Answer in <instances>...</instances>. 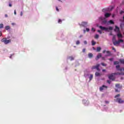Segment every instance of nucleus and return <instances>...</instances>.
<instances>
[{
    "instance_id": "nucleus-1",
    "label": "nucleus",
    "mask_w": 124,
    "mask_h": 124,
    "mask_svg": "<svg viewBox=\"0 0 124 124\" xmlns=\"http://www.w3.org/2000/svg\"><path fill=\"white\" fill-rule=\"evenodd\" d=\"M114 31H116V32H118L117 36L118 38H123V35H122L121 33H120V28H119L117 26H115V29H114Z\"/></svg>"
},
{
    "instance_id": "nucleus-2",
    "label": "nucleus",
    "mask_w": 124,
    "mask_h": 124,
    "mask_svg": "<svg viewBox=\"0 0 124 124\" xmlns=\"http://www.w3.org/2000/svg\"><path fill=\"white\" fill-rule=\"evenodd\" d=\"M99 28L101 29L102 31H109H109H112V30H113V27H109L108 28L102 27V26H100Z\"/></svg>"
},
{
    "instance_id": "nucleus-3",
    "label": "nucleus",
    "mask_w": 124,
    "mask_h": 124,
    "mask_svg": "<svg viewBox=\"0 0 124 124\" xmlns=\"http://www.w3.org/2000/svg\"><path fill=\"white\" fill-rule=\"evenodd\" d=\"M1 42H3L5 45L8 44L11 42V39L7 40V38H4L1 39Z\"/></svg>"
},
{
    "instance_id": "nucleus-4",
    "label": "nucleus",
    "mask_w": 124,
    "mask_h": 124,
    "mask_svg": "<svg viewBox=\"0 0 124 124\" xmlns=\"http://www.w3.org/2000/svg\"><path fill=\"white\" fill-rule=\"evenodd\" d=\"M116 102H118V103L122 104L123 103H124V100L122 99V98H117L116 99Z\"/></svg>"
},
{
    "instance_id": "nucleus-5",
    "label": "nucleus",
    "mask_w": 124,
    "mask_h": 124,
    "mask_svg": "<svg viewBox=\"0 0 124 124\" xmlns=\"http://www.w3.org/2000/svg\"><path fill=\"white\" fill-rule=\"evenodd\" d=\"M107 89H108V86L103 85L100 87L99 90L100 92H102V91H104V90H107Z\"/></svg>"
},
{
    "instance_id": "nucleus-6",
    "label": "nucleus",
    "mask_w": 124,
    "mask_h": 124,
    "mask_svg": "<svg viewBox=\"0 0 124 124\" xmlns=\"http://www.w3.org/2000/svg\"><path fill=\"white\" fill-rule=\"evenodd\" d=\"M120 67L121 66H120V65H117L116 66V68L117 70H118V71H123V70H124V68H120Z\"/></svg>"
},
{
    "instance_id": "nucleus-7",
    "label": "nucleus",
    "mask_w": 124,
    "mask_h": 124,
    "mask_svg": "<svg viewBox=\"0 0 124 124\" xmlns=\"http://www.w3.org/2000/svg\"><path fill=\"white\" fill-rule=\"evenodd\" d=\"M117 41H116V36H113L112 38V42H113V45H114L115 46L117 45Z\"/></svg>"
},
{
    "instance_id": "nucleus-8",
    "label": "nucleus",
    "mask_w": 124,
    "mask_h": 124,
    "mask_svg": "<svg viewBox=\"0 0 124 124\" xmlns=\"http://www.w3.org/2000/svg\"><path fill=\"white\" fill-rule=\"evenodd\" d=\"M88 25V22H85V21H83L81 23V24L80 25V27L82 26V27H87V26Z\"/></svg>"
},
{
    "instance_id": "nucleus-9",
    "label": "nucleus",
    "mask_w": 124,
    "mask_h": 124,
    "mask_svg": "<svg viewBox=\"0 0 124 124\" xmlns=\"http://www.w3.org/2000/svg\"><path fill=\"white\" fill-rule=\"evenodd\" d=\"M101 57H102L101 53H98V54L97 55V57L95 58L96 61H97L98 59H100V58H101Z\"/></svg>"
},
{
    "instance_id": "nucleus-10",
    "label": "nucleus",
    "mask_w": 124,
    "mask_h": 124,
    "mask_svg": "<svg viewBox=\"0 0 124 124\" xmlns=\"http://www.w3.org/2000/svg\"><path fill=\"white\" fill-rule=\"evenodd\" d=\"M123 43V42H124V40L122 39H120L118 41H116V45H118V44H119L120 43Z\"/></svg>"
},
{
    "instance_id": "nucleus-11",
    "label": "nucleus",
    "mask_w": 124,
    "mask_h": 124,
    "mask_svg": "<svg viewBox=\"0 0 124 124\" xmlns=\"http://www.w3.org/2000/svg\"><path fill=\"white\" fill-rule=\"evenodd\" d=\"M110 16H111V14L108 13H106L105 14V17L106 18H108L109 17H110Z\"/></svg>"
},
{
    "instance_id": "nucleus-12",
    "label": "nucleus",
    "mask_w": 124,
    "mask_h": 124,
    "mask_svg": "<svg viewBox=\"0 0 124 124\" xmlns=\"http://www.w3.org/2000/svg\"><path fill=\"white\" fill-rule=\"evenodd\" d=\"M108 78L110 80H114V76H113V75H110L108 76Z\"/></svg>"
},
{
    "instance_id": "nucleus-13",
    "label": "nucleus",
    "mask_w": 124,
    "mask_h": 124,
    "mask_svg": "<svg viewBox=\"0 0 124 124\" xmlns=\"http://www.w3.org/2000/svg\"><path fill=\"white\" fill-rule=\"evenodd\" d=\"M115 86L116 87V88H118V89H122V86L120 84H116Z\"/></svg>"
},
{
    "instance_id": "nucleus-14",
    "label": "nucleus",
    "mask_w": 124,
    "mask_h": 124,
    "mask_svg": "<svg viewBox=\"0 0 124 124\" xmlns=\"http://www.w3.org/2000/svg\"><path fill=\"white\" fill-rule=\"evenodd\" d=\"M119 62L121 63H122V64H124V59H120Z\"/></svg>"
},
{
    "instance_id": "nucleus-15",
    "label": "nucleus",
    "mask_w": 124,
    "mask_h": 124,
    "mask_svg": "<svg viewBox=\"0 0 124 124\" xmlns=\"http://www.w3.org/2000/svg\"><path fill=\"white\" fill-rule=\"evenodd\" d=\"M93 77V75H90V76L89 77L90 81H92Z\"/></svg>"
},
{
    "instance_id": "nucleus-16",
    "label": "nucleus",
    "mask_w": 124,
    "mask_h": 124,
    "mask_svg": "<svg viewBox=\"0 0 124 124\" xmlns=\"http://www.w3.org/2000/svg\"><path fill=\"white\" fill-rule=\"evenodd\" d=\"M107 54H108V56H111V52H110V51L107 50L106 51Z\"/></svg>"
},
{
    "instance_id": "nucleus-17",
    "label": "nucleus",
    "mask_w": 124,
    "mask_h": 124,
    "mask_svg": "<svg viewBox=\"0 0 124 124\" xmlns=\"http://www.w3.org/2000/svg\"><path fill=\"white\" fill-rule=\"evenodd\" d=\"M101 50V47H97V49H96L97 52H100Z\"/></svg>"
},
{
    "instance_id": "nucleus-18",
    "label": "nucleus",
    "mask_w": 124,
    "mask_h": 124,
    "mask_svg": "<svg viewBox=\"0 0 124 124\" xmlns=\"http://www.w3.org/2000/svg\"><path fill=\"white\" fill-rule=\"evenodd\" d=\"M5 29L7 31L10 29V27L9 26H5Z\"/></svg>"
},
{
    "instance_id": "nucleus-19",
    "label": "nucleus",
    "mask_w": 124,
    "mask_h": 124,
    "mask_svg": "<svg viewBox=\"0 0 124 124\" xmlns=\"http://www.w3.org/2000/svg\"><path fill=\"white\" fill-rule=\"evenodd\" d=\"M96 43L95 42H94L93 40L92 41V46H94V45H95Z\"/></svg>"
},
{
    "instance_id": "nucleus-20",
    "label": "nucleus",
    "mask_w": 124,
    "mask_h": 124,
    "mask_svg": "<svg viewBox=\"0 0 124 124\" xmlns=\"http://www.w3.org/2000/svg\"><path fill=\"white\" fill-rule=\"evenodd\" d=\"M95 76H100V73H99V72H96L95 73Z\"/></svg>"
},
{
    "instance_id": "nucleus-21",
    "label": "nucleus",
    "mask_w": 124,
    "mask_h": 124,
    "mask_svg": "<svg viewBox=\"0 0 124 124\" xmlns=\"http://www.w3.org/2000/svg\"><path fill=\"white\" fill-rule=\"evenodd\" d=\"M119 63H120V62H119L118 61H115L114 62V65H116V64H119Z\"/></svg>"
},
{
    "instance_id": "nucleus-22",
    "label": "nucleus",
    "mask_w": 124,
    "mask_h": 124,
    "mask_svg": "<svg viewBox=\"0 0 124 124\" xmlns=\"http://www.w3.org/2000/svg\"><path fill=\"white\" fill-rule=\"evenodd\" d=\"M93 54L92 53H89V54H88V57H89V58H92V57H93Z\"/></svg>"
},
{
    "instance_id": "nucleus-23",
    "label": "nucleus",
    "mask_w": 124,
    "mask_h": 124,
    "mask_svg": "<svg viewBox=\"0 0 124 124\" xmlns=\"http://www.w3.org/2000/svg\"><path fill=\"white\" fill-rule=\"evenodd\" d=\"M123 27H124V23H121V24H120V28L121 29H123Z\"/></svg>"
},
{
    "instance_id": "nucleus-24",
    "label": "nucleus",
    "mask_w": 124,
    "mask_h": 124,
    "mask_svg": "<svg viewBox=\"0 0 124 124\" xmlns=\"http://www.w3.org/2000/svg\"><path fill=\"white\" fill-rule=\"evenodd\" d=\"M100 65L99 64H97L96 65H95V69H97V68H99Z\"/></svg>"
},
{
    "instance_id": "nucleus-25",
    "label": "nucleus",
    "mask_w": 124,
    "mask_h": 124,
    "mask_svg": "<svg viewBox=\"0 0 124 124\" xmlns=\"http://www.w3.org/2000/svg\"><path fill=\"white\" fill-rule=\"evenodd\" d=\"M69 59H70V61H73L74 60V58L72 56L69 57Z\"/></svg>"
},
{
    "instance_id": "nucleus-26",
    "label": "nucleus",
    "mask_w": 124,
    "mask_h": 124,
    "mask_svg": "<svg viewBox=\"0 0 124 124\" xmlns=\"http://www.w3.org/2000/svg\"><path fill=\"white\" fill-rule=\"evenodd\" d=\"M121 96V95L120 94H118L116 95L115 96V98H117V97H119Z\"/></svg>"
},
{
    "instance_id": "nucleus-27",
    "label": "nucleus",
    "mask_w": 124,
    "mask_h": 124,
    "mask_svg": "<svg viewBox=\"0 0 124 124\" xmlns=\"http://www.w3.org/2000/svg\"><path fill=\"white\" fill-rule=\"evenodd\" d=\"M3 24H0V29H3Z\"/></svg>"
},
{
    "instance_id": "nucleus-28",
    "label": "nucleus",
    "mask_w": 124,
    "mask_h": 124,
    "mask_svg": "<svg viewBox=\"0 0 124 124\" xmlns=\"http://www.w3.org/2000/svg\"><path fill=\"white\" fill-rule=\"evenodd\" d=\"M109 23L111 24H114V21H113V20H109Z\"/></svg>"
},
{
    "instance_id": "nucleus-29",
    "label": "nucleus",
    "mask_w": 124,
    "mask_h": 124,
    "mask_svg": "<svg viewBox=\"0 0 124 124\" xmlns=\"http://www.w3.org/2000/svg\"><path fill=\"white\" fill-rule=\"evenodd\" d=\"M62 20L61 19H59V20H58V23H59V24H62Z\"/></svg>"
},
{
    "instance_id": "nucleus-30",
    "label": "nucleus",
    "mask_w": 124,
    "mask_h": 124,
    "mask_svg": "<svg viewBox=\"0 0 124 124\" xmlns=\"http://www.w3.org/2000/svg\"><path fill=\"white\" fill-rule=\"evenodd\" d=\"M99 37V35L98 34H96L95 36V38L97 39Z\"/></svg>"
},
{
    "instance_id": "nucleus-31",
    "label": "nucleus",
    "mask_w": 124,
    "mask_h": 124,
    "mask_svg": "<svg viewBox=\"0 0 124 124\" xmlns=\"http://www.w3.org/2000/svg\"><path fill=\"white\" fill-rule=\"evenodd\" d=\"M97 31H98V32H99V33H100V34H102V32L101 31L98 30Z\"/></svg>"
},
{
    "instance_id": "nucleus-32",
    "label": "nucleus",
    "mask_w": 124,
    "mask_h": 124,
    "mask_svg": "<svg viewBox=\"0 0 124 124\" xmlns=\"http://www.w3.org/2000/svg\"><path fill=\"white\" fill-rule=\"evenodd\" d=\"M76 44L77 45H79V44H80V41H77L76 42Z\"/></svg>"
},
{
    "instance_id": "nucleus-33",
    "label": "nucleus",
    "mask_w": 124,
    "mask_h": 124,
    "mask_svg": "<svg viewBox=\"0 0 124 124\" xmlns=\"http://www.w3.org/2000/svg\"><path fill=\"white\" fill-rule=\"evenodd\" d=\"M102 65H103V66H106V64L104 63H101Z\"/></svg>"
},
{
    "instance_id": "nucleus-34",
    "label": "nucleus",
    "mask_w": 124,
    "mask_h": 124,
    "mask_svg": "<svg viewBox=\"0 0 124 124\" xmlns=\"http://www.w3.org/2000/svg\"><path fill=\"white\" fill-rule=\"evenodd\" d=\"M92 69H95V66H92Z\"/></svg>"
},
{
    "instance_id": "nucleus-35",
    "label": "nucleus",
    "mask_w": 124,
    "mask_h": 124,
    "mask_svg": "<svg viewBox=\"0 0 124 124\" xmlns=\"http://www.w3.org/2000/svg\"><path fill=\"white\" fill-rule=\"evenodd\" d=\"M112 50L114 51V52H116V48H115V47H112Z\"/></svg>"
},
{
    "instance_id": "nucleus-36",
    "label": "nucleus",
    "mask_w": 124,
    "mask_h": 124,
    "mask_svg": "<svg viewBox=\"0 0 124 124\" xmlns=\"http://www.w3.org/2000/svg\"><path fill=\"white\" fill-rule=\"evenodd\" d=\"M105 103H106V104H109V101H105Z\"/></svg>"
},
{
    "instance_id": "nucleus-37",
    "label": "nucleus",
    "mask_w": 124,
    "mask_h": 124,
    "mask_svg": "<svg viewBox=\"0 0 124 124\" xmlns=\"http://www.w3.org/2000/svg\"><path fill=\"white\" fill-rule=\"evenodd\" d=\"M86 31H87V32L90 31V29H89V28H86Z\"/></svg>"
},
{
    "instance_id": "nucleus-38",
    "label": "nucleus",
    "mask_w": 124,
    "mask_h": 124,
    "mask_svg": "<svg viewBox=\"0 0 124 124\" xmlns=\"http://www.w3.org/2000/svg\"><path fill=\"white\" fill-rule=\"evenodd\" d=\"M84 44L86 45V44H87V41H84Z\"/></svg>"
},
{
    "instance_id": "nucleus-39",
    "label": "nucleus",
    "mask_w": 124,
    "mask_h": 124,
    "mask_svg": "<svg viewBox=\"0 0 124 124\" xmlns=\"http://www.w3.org/2000/svg\"><path fill=\"white\" fill-rule=\"evenodd\" d=\"M82 52L83 53H85V52H86V49L85 48H84L83 50H82Z\"/></svg>"
},
{
    "instance_id": "nucleus-40",
    "label": "nucleus",
    "mask_w": 124,
    "mask_h": 124,
    "mask_svg": "<svg viewBox=\"0 0 124 124\" xmlns=\"http://www.w3.org/2000/svg\"><path fill=\"white\" fill-rule=\"evenodd\" d=\"M107 83L108 84H111V81H110V80H107Z\"/></svg>"
},
{
    "instance_id": "nucleus-41",
    "label": "nucleus",
    "mask_w": 124,
    "mask_h": 124,
    "mask_svg": "<svg viewBox=\"0 0 124 124\" xmlns=\"http://www.w3.org/2000/svg\"><path fill=\"white\" fill-rule=\"evenodd\" d=\"M113 7H111L110 9H109V10H110V11L113 10Z\"/></svg>"
},
{
    "instance_id": "nucleus-42",
    "label": "nucleus",
    "mask_w": 124,
    "mask_h": 124,
    "mask_svg": "<svg viewBox=\"0 0 124 124\" xmlns=\"http://www.w3.org/2000/svg\"><path fill=\"white\" fill-rule=\"evenodd\" d=\"M109 61H110V62H112V61H113V58H110L108 59Z\"/></svg>"
},
{
    "instance_id": "nucleus-43",
    "label": "nucleus",
    "mask_w": 124,
    "mask_h": 124,
    "mask_svg": "<svg viewBox=\"0 0 124 124\" xmlns=\"http://www.w3.org/2000/svg\"><path fill=\"white\" fill-rule=\"evenodd\" d=\"M106 50H103V53H104V54H105V53H106Z\"/></svg>"
},
{
    "instance_id": "nucleus-44",
    "label": "nucleus",
    "mask_w": 124,
    "mask_h": 124,
    "mask_svg": "<svg viewBox=\"0 0 124 124\" xmlns=\"http://www.w3.org/2000/svg\"><path fill=\"white\" fill-rule=\"evenodd\" d=\"M123 13H124V12L123 11H121L120 12V14H122Z\"/></svg>"
},
{
    "instance_id": "nucleus-45",
    "label": "nucleus",
    "mask_w": 124,
    "mask_h": 124,
    "mask_svg": "<svg viewBox=\"0 0 124 124\" xmlns=\"http://www.w3.org/2000/svg\"><path fill=\"white\" fill-rule=\"evenodd\" d=\"M96 70H97V71H100V69H99V68H98L97 69H96Z\"/></svg>"
},
{
    "instance_id": "nucleus-46",
    "label": "nucleus",
    "mask_w": 124,
    "mask_h": 124,
    "mask_svg": "<svg viewBox=\"0 0 124 124\" xmlns=\"http://www.w3.org/2000/svg\"><path fill=\"white\" fill-rule=\"evenodd\" d=\"M92 31H95V30H94V29H93V28L92 29Z\"/></svg>"
},
{
    "instance_id": "nucleus-47",
    "label": "nucleus",
    "mask_w": 124,
    "mask_h": 124,
    "mask_svg": "<svg viewBox=\"0 0 124 124\" xmlns=\"http://www.w3.org/2000/svg\"><path fill=\"white\" fill-rule=\"evenodd\" d=\"M9 6H10V7H11V6H12V4H11V3H9Z\"/></svg>"
},
{
    "instance_id": "nucleus-48",
    "label": "nucleus",
    "mask_w": 124,
    "mask_h": 124,
    "mask_svg": "<svg viewBox=\"0 0 124 124\" xmlns=\"http://www.w3.org/2000/svg\"><path fill=\"white\" fill-rule=\"evenodd\" d=\"M20 16H23V12H21Z\"/></svg>"
},
{
    "instance_id": "nucleus-49",
    "label": "nucleus",
    "mask_w": 124,
    "mask_h": 124,
    "mask_svg": "<svg viewBox=\"0 0 124 124\" xmlns=\"http://www.w3.org/2000/svg\"><path fill=\"white\" fill-rule=\"evenodd\" d=\"M14 14L15 15H16V10H15L14 11Z\"/></svg>"
},
{
    "instance_id": "nucleus-50",
    "label": "nucleus",
    "mask_w": 124,
    "mask_h": 124,
    "mask_svg": "<svg viewBox=\"0 0 124 124\" xmlns=\"http://www.w3.org/2000/svg\"><path fill=\"white\" fill-rule=\"evenodd\" d=\"M56 10L59 12V9L58 8V7H56Z\"/></svg>"
},
{
    "instance_id": "nucleus-51",
    "label": "nucleus",
    "mask_w": 124,
    "mask_h": 124,
    "mask_svg": "<svg viewBox=\"0 0 124 124\" xmlns=\"http://www.w3.org/2000/svg\"><path fill=\"white\" fill-rule=\"evenodd\" d=\"M5 17H6V18H7V17H8V16H7V15H5Z\"/></svg>"
},
{
    "instance_id": "nucleus-52",
    "label": "nucleus",
    "mask_w": 124,
    "mask_h": 124,
    "mask_svg": "<svg viewBox=\"0 0 124 124\" xmlns=\"http://www.w3.org/2000/svg\"><path fill=\"white\" fill-rule=\"evenodd\" d=\"M102 71H103V72H104L106 71V70H105V69H103V70H102Z\"/></svg>"
},
{
    "instance_id": "nucleus-53",
    "label": "nucleus",
    "mask_w": 124,
    "mask_h": 124,
    "mask_svg": "<svg viewBox=\"0 0 124 124\" xmlns=\"http://www.w3.org/2000/svg\"><path fill=\"white\" fill-rule=\"evenodd\" d=\"M2 33H1V31H0V36H1Z\"/></svg>"
},
{
    "instance_id": "nucleus-54",
    "label": "nucleus",
    "mask_w": 124,
    "mask_h": 124,
    "mask_svg": "<svg viewBox=\"0 0 124 124\" xmlns=\"http://www.w3.org/2000/svg\"><path fill=\"white\" fill-rule=\"evenodd\" d=\"M114 74H121L120 73H114Z\"/></svg>"
},
{
    "instance_id": "nucleus-55",
    "label": "nucleus",
    "mask_w": 124,
    "mask_h": 124,
    "mask_svg": "<svg viewBox=\"0 0 124 124\" xmlns=\"http://www.w3.org/2000/svg\"><path fill=\"white\" fill-rule=\"evenodd\" d=\"M115 92H118L119 91H118V89H115Z\"/></svg>"
},
{
    "instance_id": "nucleus-56",
    "label": "nucleus",
    "mask_w": 124,
    "mask_h": 124,
    "mask_svg": "<svg viewBox=\"0 0 124 124\" xmlns=\"http://www.w3.org/2000/svg\"><path fill=\"white\" fill-rule=\"evenodd\" d=\"M102 60H105V58L104 57H102Z\"/></svg>"
},
{
    "instance_id": "nucleus-57",
    "label": "nucleus",
    "mask_w": 124,
    "mask_h": 124,
    "mask_svg": "<svg viewBox=\"0 0 124 124\" xmlns=\"http://www.w3.org/2000/svg\"><path fill=\"white\" fill-rule=\"evenodd\" d=\"M79 37H80V38L83 37V35H80V36H79Z\"/></svg>"
},
{
    "instance_id": "nucleus-58",
    "label": "nucleus",
    "mask_w": 124,
    "mask_h": 124,
    "mask_svg": "<svg viewBox=\"0 0 124 124\" xmlns=\"http://www.w3.org/2000/svg\"><path fill=\"white\" fill-rule=\"evenodd\" d=\"M110 35H112V34H113L112 33H110Z\"/></svg>"
},
{
    "instance_id": "nucleus-59",
    "label": "nucleus",
    "mask_w": 124,
    "mask_h": 124,
    "mask_svg": "<svg viewBox=\"0 0 124 124\" xmlns=\"http://www.w3.org/2000/svg\"><path fill=\"white\" fill-rule=\"evenodd\" d=\"M84 32H86V30H84Z\"/></svg>"
},
{
    "instance_id": "nucleus-60",
    "label": "nucleus",
    "mask_w": 124,
    "mask_h": 124,
    "mask_svg": "<svg viewBox=\"0 0 124 124\" xmlns=\"http://www.w3.org/2000/svg\"><path fill=\"white\" fill-rule=\"evenodd\" d=\"M106 22H107L106 21H104V23H106Z\"/></svg>"
},
{
    "instance_id": "nucleus-61",
    "label": "nucleus",
    "mask_w": 124,
    "mask_h": 124,
    "mask_svg": "<svg viewBox=\"0 0 124 124\" xmlns=\"http://www.w3.org/2000/svg\"><path fill=\"white\" fill-rule=\"evenodd\" d=\"M123 19L124 20V16H123Z\"/></svg>"
},
{
    "instance_id": "nucleus-62",
    "label": "nucleus",
    "mask_w": 124,
    "mask_h": 124,
    "mask_svg": "<svg viewBox=\"0 0 124 124\" xmlns=\"http://www.w3.org/2000/svg\"><path fill=\"white\" fill-rule=\"evenodd\" d=\"M12 25H14V23H12Z\"/></svg>"
},
{
    "instance_id": "nucleus-63",
    "label": "nucleus",
    "mask_w": 124,
    "mask_h": 124,
    "mask_svg": "<svg viewBox=\"0 0 124 124\" xmlns=\"http://www.w3.org/2000/svg\"><path fill=\"white\" fill-rule=\"evenodd\" d=\"M112 17H114V15L112 16Z\"/></svg>"
},
{
    "instance_id": "nucleus-64",
    "label": "nucleus",
    "mask_w": 124,
    "mask_h": 124,
    "mask_svg": "<svg viewBox=\"0 0 124 124\" xmlns=\"http://www.w3.org/2000/svg\"><path fill=\"white\" fill-rule=\"evenodd\" d=\"M10 59H11V56L10 57Z\"/></svg>"
}]
</instances>
